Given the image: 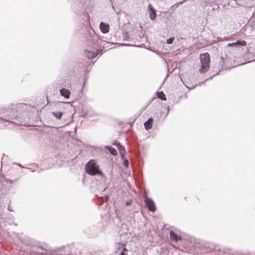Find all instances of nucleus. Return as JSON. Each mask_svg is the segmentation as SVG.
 Listing matches in <instances>:
<instances>
[{"mask_svg":"<svg viewBox=\"0 0 255 255\" xmlns=\"http://www.w3.org/2000/svg\"><path fill=\"white\" fill-rule=\"evenodd\" d=\"M201 68L199 70L200 73H205L207 71L210 67V55L208 53L200 54Z\"/></svg>","mask_w":255,"mask_h":255,"instance_id":"obj_1","label":"nucleus"},{"mask_svg":"<svg viewBox=\"0 0 255 255\" xmlns=\"http://www.w3.org/2000/svg\"><path fill=\"white\" fill-rule=\"evenodd\" d=\"M86 172L91 175H95L97 174H102V172L99 169V166L94 161V160H90L86 166Z\"/></svg>","mask_w":255,"mask_h":255,"instance_id":"obj_2","label":"nucleus"},{"mask_svg":"<svg viewBox=\"0 0 255 255\" xmlns=\"http://www.w3.org/2000/svg\"><path fill=\"white\" fill-rule=\"evenodd\" d=\"M144 202L147 208L151 212H154L156 210L154 202L150 199H149L146 195L143 196Z\"/></svg>","mask_w":255,"mask_h":255,"instance_id":"obj_3","label":"nucleus"},{"mask_svg":"<svg viewBox=\"0 0 255 255\" xmlns=\"http://www.w3.org/2000/svg\"><path fill=\"white\" fill-rule=\"evenodd\" d=\"M34 254L36 255L49 254V250L47 246L44 247H37L33 251Z\"/></svg>","mask_w":255,"mask_h":255,"instance_id":"obj_4","label":"nucleus"},{"mask_svg":"<svg viewBox=\"0 0 255 255\" xmlns=\"http://www.w3.org/2000/svg\"><path fill=\"white\" fill-rule=\"evenodd\" d=\"M100 28L103 33H107L109 31L110 25L108 24L101 22L100 24Z\"/></svg>","mask_w":255,"mask_h":255,"instance_id":"obj_5","label":"nucleus"},{"mask_svg":"<svg viewBox=\"0 0 255 255\" xmlns=\"http://www.w3.org/2000/svg\"><path fill=\"white\" fill-rule=\"evenodd\" d=\"M85 54L87 55V57L89 59H93L95 57H96L98 53L97 51H89V50H85Z\"/></svg>","mask_w":255,"mask_h":255,"instance_id":"obj_6","label":"nucleus"},{"mask_svg":"<svg viewBox=\"0 0 255 255\" xmlns=\"http://www.w3.org/2000/svg\"><path fill=\"white\" fill-rule=\"evenodd\" d=\"M153 122V119L152 118H149L146 122L144 124V128L146 130L151 129L152 127Z\"/></svg>","mask_w":255,"mask_h":255,"instance_id":"obj_7","label":"nucleus"},{"mask_svg":"<svg viewBox=\"0 0 255 255\" xmlns=\"http://www.w3.org/2000/svg\"><path fill=\"white\" fill-rule=\"evenodd\" d=\"M148 7L150 10L149 17L151 18V19L154 20L155 19V18L156 17V11L154 10V9L153 8V7L152 6L151 4H149L148 5Z\"/></svg>","mask_w":255,"mask_h":255,"instance_id":"obj_8","label":"nucleus"},{"mask_svg":"<svg viewBox=\"0 0 255 255\" xmlns=\"http://www.w3.org/2000/svg\"><path fill=\"white\" fill-rule=\"evenodd\" d=\"M247 42L245 40H238L236 41V42L234 43H230L228 44V46L229 47L233 46H238V45H242V46H246Z\"/></svg>","mask_w":255,"mask_h":255,"instance_id":"obj_9","label":"nucleus"},{"mask_svg":"<svg viewBox=\"0 0 255 255\" xmlns=\"http://www.w3.org/2000/svg\"><path fill=\"white\" fill-rule=\"evenodd\" d=\"M61 95L65 98L68 99L70 97V92L69 90L63 88L60 90Z\"/></svg>","mask_w":255,"mask_h":255,"instance_id":"obj_10","label":"nucleus"},{"mask_svg":"<svg viewBox=\"0 0 255 255\" xmlns=\"http://www.w3.org/2000/svg\"><path fill=\"white\" fill-rule=\"evenodd\" d=\"M170 236L171 240H173L175 242H177L178 240L181 239V237L178 236L174 232L171 231L170 233Z\"/></svg>","mask_w":255,"mask_h":255,"instance_id":"obj_11","label":"nucleus"},{"mask_svg":"<svg viewBox=\"0 0 255 255\" xmlns=\"http://www.w3.org/2000/svg\"><path fill=\"white\" fill-rule=\"evenodd\" d=\"M116 145L118 147V150L119 151V152H120V153L122 158H124V156H125V153H126L125 149L119 143H117Z\"/></svg>","mask_w":255,"mask_h":255,"instance_id":"obj_12","label":"nucleus"},{"mask_svg":"<svg viewBox=\"0 0 255 255\" xmlns=\"http://www.w3.org/2000/svg\"><path fill=\"white\" fill-rule=\"evenodd\" d=\"M106 148L108 149L109 151L110 152V153L114 155H116L117 154V151L116 149H115L114 147L110 146H107L106 147Z\"/></svg>","mask_w":255,"mask_h":255,"instance_id":"obj_13","label":"nucleus"},{"mask_svg":"<svg viewBox=\"0 0 255 255\" xmlns=\"http://www.w3.org/2000/svg\"><path fill=\"white\" fill-rule=\"evenodd\" d=\"M157 98L160 99L162 100H166V96L163 92H157Z\"/></svg>","mask_w":255,"mask_h":255,"instance_id":"obj_14","label":"nucleus"},{"mask_svg":"<svg viewBox=\"0 0 255 255\" xmlns=\"http://www.w3.org/2000/svg\"><path fill=\"white\" fill-rule=\"evenodd\" d=\"M52 114L58 119H60L63 115L62 112H53Z\"/></svg>","mask_w":255,"mask_h":255,"instance_id":"obj_15","label":"nucleus"},{"mask_svg":"<svg viewBox=\"0 0 255 255\" xmlns=\"http://www.w3.org/2000/svg\"><path fill=\"white\" fill-rule=\"evenodd\" d=\"M174 39V37H171L169 39H167V40H166L167 43H168V44L172 43L173 42Z\"/></svg>","mask_w":255,"mask_h":255,"instance_id":"obj_16","label":"nucleus"},{"mask_svg":"<svg viewBox=\"0 0 255 255\" xmlns=\"http://www.w3.org/2000/svg\"><path fill=\"white\" fill-rule=\"evenodd\" d=\"M124 165L126 167H127L128 166V160H124Z\"/></svg>","mask_w":255,"mask_h":255,"instance_id":"obj_17","label":"nucleus"},{"mask_svg":"<svg viewBox=\"0 0 255 255\" xmlns=\"http://www.w3.org/2000/svg\"><path fill=\"white\" fill-rule=\"evenodd\" d=\"M125 255V252H122L121 253V254H120V255Z\"/></svg>","mask_w":255,"mask_h":255,"instance_id":"obj_18","label":"nucleus"},{"mask_svg":"<svg viewBox=\"0 0 255 255\" xmlns=\"http://www.w3.org/2000/svg\"><path fill=\"white\" fill-rule=\"evenodd\" d=\"M127 251V249L126 248H124L123 252H125V251Z\"/></svg>","mask_w":255,"mask_h":255,"instance_id":"obj_19","label":"nucleus"}]
</instances>
